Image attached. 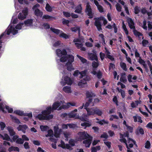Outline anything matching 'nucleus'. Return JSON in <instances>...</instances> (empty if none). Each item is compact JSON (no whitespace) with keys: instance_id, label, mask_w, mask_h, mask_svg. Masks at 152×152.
Masks as SVG:
<instances>
[{"instance_id":"f8f14e48","label":"nucleus","mask_w":152,"mask_h":152,"mask_svg":"<svg viewBox=\"0 0 152 152\" xmlns=\"http://www.w3.org/2000/svg\"><path fill=\"white\" fill-rule=\"evenodd\" d=\"M28 9L27 8H24L18 14V18L21 20L25 19L28 14Z\"/></svg>"},{"instance_id":"423d86ee","label":"nucleus","mask_w":152,"mask_h":152,"mask_svg":"<svg viewBox=\"0 0 152 152\" xmlns=\"http://www.w3.org/2000/svg\"><path fill=\"white\" fill-rule=\"evenodd\" d=\"M87 72V70H85L84 71L80 72V78L85 77L83 78V80H81L78 83V86L80 87H83V85L86 83V81H89L90 79V77L86 75Z\"/></svg>"},{"instance_id":"ddd939ff","label":"nucleus","mask_w":152,"mask_h":152,"mask_svg":"<svg viewBox=\"0 0 152 152\" xmlns=\"http://www.w3.org/2000/svg\"><path fill=\"white\" fill-rule=\"evenodd\" d=\"M39 7V4H37L34 5L32 9L34 11V14L35 15L38 17H41L43 15V13L42 11L38 9Z\"/></svg>"},{"instance_id":"5701e85b","label":"nucleus","mask_w":152,"mask_h":152,"mask_svg":"<svg viewBox=\"0 0 152 152\" xmlns=\"http://www.w3.org/2000/svg\"><path fill=\"white\" fill-rule=\"evenodd\" d=\"M62 90L65 93L68 94L71 93L72 91L71 89V87L68 86H66L64 87Z\"/></svg>"},{"instance_id":"0eeeda50","label":"nucleus","mask_w":152,"mask_h":152,"mask_svg":"<svg viewBox=\"0 0 152 152\" xmlns=\"http://www.w3.org/2000/svg\"><path fill=\"white\" fill-rule=\"evenodd\" d=\"M62 73L64 74V76L61 82V84L63 86L65 85L66 84L71 85L72 83V80L69 77L66 76H64L65 75L67 74V71H63Z\"/></svg>"},{"instance_id":"4be33fe9","label":"nucleus","mask_w":152,"mask_h":152,"mask_svg":"<svg viewBox=\"0 0 152 152\" xmlns=\"http://www.w3.org/2000/svg\"><path fill=\"white\" fill-rule=\"evenodd\" d=\"M0 138L4 140H6L8 141L12 142V140L11 139L9 136L7 134H4V135L0 134Z\"/></svg>"},{"instance_id":"cd10ccee","label":"nucleus","mask_w":152,"mask_h":152,"mask_svg":"<svg viewBox=\"0 0 152 152\" xmlns=\"http://www.w3.org/2000/svg\"><path fill=\"white\" fill-rule=\"evenodd\" d=\"M68 116L69 118H78L79 116L78 115H77V114L74 112V111H72L71 113H69L68 115Z\"/></svg>"},{"instance_id":"49530a36","label":"nucleus","mask_w":152,"mask_h":152,"mask_svg":"<svg viewBox=\"0 0 152 152\" xmlns=\"http://www.w3.org/2000/svg\"><path fill=\"white\" fill-rule=\"evenodd\" d=\"M99 64L98 60L96 61H94L92 63V66L94 68H97L99 66Z\"/></svg>"},{"instance_id":"4d7b16f0","label":"nucleus","mask_w":152,"mask_h":152,"mask_svg":"<svg viewBox=\"0 0 152 152\" xmlns=\"http://www.w3.org/2000/svg\"><path fill=\"white\" fill-rule=\"evenodd\" d=\"M50 140L52 142H54L55 143H53L52 144V147L54 148H56V145L55 144L57 142L55 140H54L53 139H52V138H50Z\"/></svg>"},{"instance_id":"ea45409f","label":"nucleus","mask_w":152,"mask_h":152,"mask_svg":"<svg viewBox=\"0 0 152 152\" xmlns=\"http://www.w3.org/2000/svg\"><path fill=\"white\" fill-rule=\"evenodd\" d=\"M77 57L80 59L81 61L83 63H87V60L82 57H81L78 55H77Z\"/></svg>"},{"instance_id":"e433bc0d","label":"nucleus","mask_w":152,"mask_h":152,"mask_svg":"<svg viewBox=\"0 0 152 152\" xmlns=\"http://www.w3.org/2000/svg\"><path fill=\"white\" fill-rule=\"evenodd\" d=\"M120 65L121 67L123 70L125 71H127V68L126 67V63L123 62H121L120 63Z\"/></svg>"},{"instance_id":"bb28decb","label":"nucleus","mask_w":152,"mask_h":152,"mask_svg":"<svg viewBox=\"0 0 152 152\" xmlns=\"http://www.w3.org/2000/svg\"><path fill=\"white\" fill-rule=\"evenodd\" d=\"M141 101H136L134 102H132L131 104V107L133 108H135L139 104H140Z\"/></svg>"},{"instance_id":"c85d7f7f","label":"nucleus","mask_w":152,"mask_h":152,"mask_svg":"<svg viewBox=\"0 0 152 152\" xmlns=\"http://www.w3.org/2000/svg\"><path fill=\"white\" fill-rule=\"evenodd\" d=\"M105 49L106 50L105 53L107 57L110 59L111 60H113L114 59V58L113 56L110 55V53L109 51L106 48H105Z\"/></svg>"},{"instance_id":"bf43d9fd","label":"nucleus","mask_w":152,"mask_h":152,"mask_svg":"<svg viewBox=\"0 0 152 152\" xmlns=\"http://www.w3.org/2000/svg\"><path fill=\"white\" fill-rule=\"evenodd\" d=\"M16 143L18 144H22L24 142L23 140L21 138H18L16 141Z\"/></svg>"},{"instance_id":"3c124183","label":"nucleus","mask_w":152,"mask_h":152,"mask_svg":"<svg viewBox=\"0 0 152 152\" xmlns=\"http://www.w3.org/2000/svg\"><path fill=\"white\" fill-rule=\"evenodd\" d=\"M76 141L73 139H71L69 140V144L72 147V146H73L75 145V144L76 142Z\"/></svg>"},{"instance_id":"dca6fc26","label":"nucleus","mask_w":152,"mask_h":152,"mask_svg":"<svg viewBox=\"0 0 152 152\" xmlns=\"http://www.w3.org/2000/svg\"><path fill=\"white\" fill-rule=\"evenodd\" d=\"M58 146L64 149H67L70 150L72 149V148L69 144H65L64 142L62 140L61 141V143L58 145Z\"/></svg>"},{"instance_id":"0e129e2a","label":"nucleus","mask_w":152,"mask_h":152,"mask_svg":"<svg viewBox=\"0 0 152 152\" xmlns=\"http://www.w3.org/2000/svg\"><path fill=\"white\" fill-rule=\"evenodd\" d=\"M151 144L148 141H147L145 143V148H146L149 149L150 148Z\"/></svg>"},{"instance_id":"680f3d73","label":"nucleus","mask_w":152,"mask_h":152,"mask_svg":"<svg viewBox=\"0 0 152 152\" xmlns=\"http://www.w3.org/2000/svg\"><path fill=\"white\" fill-rule=\"evenodd\" d=\"M110 117V121H113L114 119H118V116L115 115H111Z\"/></svg>"},{"instance_id":"f704fd0d","label":"nucleus","mask_w":152,"mask_h":152,"mask_svg":"<svg viewBox=\"0 0 152 152\" xmlns=\"http://www.w3.org/2000/svg\"><path fill=\"white\" fill-rule=\"evenodd\" d=\"M136 132L138 134H144V131L142 128L139 127L136 129Z\"/></svg>"},{"instance_id":"9d476101","label":"nucleus","mask_w":152,"mask_h":152,"mask_svg":"<svg viewBox=\"0 0 152 152\" xmlns=\"http://www.w3.org/2000/svg\"><path fill=\"white\" fill-rule=\"evenodd\" d=\"M50 29L54 33L57 35H58L60 37L66 39H67L69 38V36L68 35H67L60 30L52 27L50 28Z\"/></svg>"},{"instance_id":"37998d69","label":"nucleus","mask_w":152,"mask_h":152,"mask_svg":"<svg viewBox=\"0 0 152 152\" xmlns=\"http://www.w3.org/2000/svg\"><path fill=\"white\" fill-rule=\"evenodd\" d=\"M111 127L114 130H115L116 129L119 130L120 129V127L119 125H116L114 124H111Z\"/></svg>"},{"instance_id":"f3484780","label":"nucleus","mask_w":152,"mask_h":152,"mask_svg":"<svg viewBox=\"0 0 152 152\" xmlns=\"http://www.w3.org/2000/svg\"><path fill=\"white\" fill-rule=\"evenodd\" d=\"M94 53H89L88 54L90 60L93 61L95 60L97 61L98 60L97 57L96 55V51L93 52Z\"/></svg>"},{"instance_id":"a19ab883","label":"nucleus","mask_w":152,"mask_h":152,"mask_svg":"<svg viewBox=\"0 0 152 152\" xmlns=\"http://www.w3.org/2000/svg\"><path fill=\"white\" fill-rule=\"evenodd\" d=\"M82 10V7L80 5H78L76 8V10L75 11V12L80 13H81Z\"/></svg>"},{"instance_id":"2eb2a0df","label":"nucleus","mask_w":152,"mask_h":152,"mask_svg":"<svg viewBox=\"0 0 152 152\" xmlns=\"http://www.w3.org/2000/svg\"><path fill=\"white\" fill-rule=\"evenodd\" d=\"M53 130L54 132V136L56 138L59 137L61 132V129H59L58 126L56 125L54 127Z\"/></svg>"},{"instance_id":"338daca9","label":"nucleus","mask_w":152,"mask_h":152,"mask_svg":"<svg viewBox=\"0 0 152 152\" xmlns=\"http://www.w3.org/2000/svg\"><path fill=\"white\" fill-rule=\"evenodd\" d=\"M148 41L145 40H143L142 42V44L143 46L145 47L148 44Z\"/></svg>"},{"instance_id":"864d4df0","label":"nucleus","mask_w":152,"mask_h":152,"mask_svg":"<svg viewBox=\"0 0 152 152\" xmlns=\"http://www.w3.org/2000/svg\"><path fill=\"white\" fill-rule=\"evenodd\" d=\"M43 18L48 20H52L54 18L48 15H45L43 16Z\"/></svg>"},{"instance_id":"7ed1b4c3","label":"nucleus","mask_w":152,"mask_h":152,"mask_svg":"<svg viewBox=\"0 0 152 152\" xmlns=\"http://www.w3.org/2000/svg\"><path fill=\"white\" fill-rule=\"evenodd\" d=\"M12 21L13 23L10 24L7 29L5 32L2 33L0 36V48L1 47V39L5 35V36L6 34L8 35L10 34L15 35L18 33V30L26 28L24 23L23 22L19 23L16 25L14 24L18 22L17 18L14 19L12 17Z\"/></svg>"},{"instance_id":"c03bdc74","label":"nucleus","mask_w":152,"mask_h":152,"mask_svg":"<svg viewBox=\"0 0 152 152\" xmlns=\"http://www.w3.org/2000/svg\"><path fill=\"white\" fill-rule=\"evenodd\" d=\"M48 134L46 135V137H53V131L52 129L48 130Z\"/></svg>"},{"instance_id":"13d9d810","label":"nucleus","mask_w":152,"mask_h":152,"mask_svg":"<svg viewBox=\"0 0 152 152\" xmlns=\"http://www.w3.org/2000/svg\"><path fill=\"white\" fill-rule=\"evenodd\" d=\"M122 28L124 30L125 34L126 35H128V31L127 30V29L126 28V26L125 24H124V22H123V25H122Z\"/></svg>"},{"instance_id":"c9c22d12","label":"nucleus","mask_w":152,"mask_h":152,"mask_svg":"<svg viewBox=\"0 0 152 152\" xmlns=\"http://www.w3.org/2000/svg\"><path fill=\"white\" fill-rule=\"evenodd\" d=\"M86 95L87 98L94 97L95 96V94L94 93H93L91 91H87L86 92Z\"/></svg>"},{"instance_id":"c756f323","label":"nucleus","mask_w":152,"mask_h":152,"mask_svg":"<svg viewBox=\"0 0 152 152\" xmlns=\"http://www.w3.org/2000/svg\"><path fill=\"white\" fill-rule=\"evenodd\" d=\"M7 129L10 136H13L15 134V132L12 127L9 126L7 127Z\"/></svg>"},{"instance_id":"8fccbe9b","label":"nucleus","mask_w":152,"mask_h":152,"mask_svg":"<svg viewBox=\"0 0 152 152\" xmlns=\"http://www.w3.org/2000/svg\"><path fill=\"white\" fill-rule=\"evenodd\" d=\"M5 109L7 110L9 113H12L13 112V110L12 108L10 107L6 104L5 108Z\"/></svg>"},{"instance_id":"f03ea898","label":"nucleus","mask_w":152,"mask_h":152,"mask_svg":"<svg viewBox=\"0 0 152 152\" xmlns=\"http://www.w3.org/2000/svg\"><path fill=\"white\" fill-rule=\"evenodd\" d=\"M56 53L57 56L60 58V60H57L58 63L59 61L65 62L68 61L66 64L67 70L71 71L74 70V68L72 64L74 60V56L72 55H67V52L65 49H63L62 50L59 49H57Z\"/></svg>"},{"instance_id":"09e8293b","label":"nucleus","mask_w":152,"mask_h":152,"mask_svg":"<svg viewBox=\"0 0 152 152\" xmlns=\"http://www.w3.org/2000/svg\"><path fill=\"white\" fill-rule=\"evenodd\" d=\"M81 125L82 126L84 127V128L85 129L86 127L90 126L91 125V124L88 123L84 122L81 123Z\"/></svg>"},{"instance_id":"79ce46f5","label":"nucleus","mask_w":152,"mask_h":152,"mask_svg":"<svg viewBox=\"0 0 152 152\" xmlns=\"http://www.w3.org/2000/svg\"><path fill=\"white\" fill-rule=\"evenodd\" d=\"M11 118L12 119V120L15 122L16 123L18 124H19L20 123V122L19 120L17 118L13 116L12 115H10Z\"/></svg>"},{"instance_id":"1a4fd4ad","label":"nucleus","mask_w":152,"mask_h":152,"mask_svg":"<svg viewBox=\"0 0 152 152\" xmlns=\"http://www.w3.org/2000/svg\"><path fill=\"white\" fill-rule=\"evenodd\" d=\"M73 42L77 48L80 49L82 51H85L86 50V48L83 47V43L84 42V41L82 38L75 39L74 40Z\"/></svg>"},{"instance_id":"f257e3e1","label":"nucleus","mask_w":152,"mask_h":152,"mask_svg":"<svg viewBox=\"0 0 152 152\" xmlns=\"http://www.w3.org/2000/svg\"><path fill=\"white\" fill-rule=\"evenodd\" d=\"M63 98V96L61 94H59V97L56 98V100H58L59 101L54 102L52 105V107L51 108L50 106H49L46 108V110L42 111V114H39L36 118L40 120H49L52 118L53 117L52 115H50L53 110L57 109L60 110L62 108L60 107L63 105H65V102L64 100L62 101L61 99Z\"/></svg>"},{"instance_id":"20e7f679","label":"nucleus","mask_w":152,"mask_h":152,"mask_svg":"<svg viewBox=\"0 0 152 152\" xmlns=\"http://www.w3.org/2000/svg\"><path fill=\"white\" fill-rule=\"evenodd\" d=\"M88 101L86 102L84 106V108L85 109L87 112L88 115H83L80 118V120L83 121H86L88 120V115H94L95 114L99 116H101L102 114V111L97 108L88 109L87 107L93 106L94 104V102H92V99L90 98L88 99Z\"/></svg>"},{"instance_id":"39448f33","label":"nucleus","mask_w":152,"mask_h":152,"mask_svg":"<svg viewBox=\"0 0 152 152\" xmlns=\"http://www.w3.org/2000/svg\"><path fill=\"white\" fill-rule=\"evenodd\" d=\"M129 134L128 132H126L124 135H123L121 134H120V141L121 142L124 143L126 146L127 148V152H132V151L129 148H132L133 146V144H135V142L133 140L130 138H128V142L127 143L126 140L125 139L124 137H128Z\"/></svg>"},{"instance_id":"5fc2aeb1","label":"nucleus","mask_w":152,"mask_h":152,"mask_svg":"<svg viewBox=\"0 0 152 152\" xmlns=\"http://www.w3.org/2000/svg\"><path fill=\"white\" fill-rule=\"evenodd\" d=\"M14 113L18 115H24L23 112L19 110H17L14 111Z\"/></svg>"},{"instance_id":"e2e57ef3","label":"nucleus","mask_w":152,"mask_h":152,"mask_svg":"<svg viewBox=\"0 0 152 152\" xmlns=\"http://www.w3.org/2000/svg\"><path fill=\"white\" fill-rule=\"evenodd\" d=\"M0 126L1 130H3L6 126L4 122H0Z\"/></svg>"},{"instance_id":"9b49d317","label":"nucleus","mask_w":152,"mask_h":152,"mask_svg":"<svg viewBox=\"0 0 152 152\" xmlns=\"http://www.w3.org/2000/svg\"><path fill=\"white\" fill-rule=\"evenodd\" d=\"M25 27L29 26L31 28H36L38 26L37 24L33 19H28L24 22Z\"/></svg>"},{"instance_id":"aec40b11","label":"nucleus","mask_w":152,"mask_h":152,"mask_svg":"<svg viewBox=\"0 0 152 152\" xmlns=\"http://www.w3.org/2000/svg\"><path fill=\"white\" fill-rule=\"evenodd\" d=\"M127 20L129 27L131 29H135L134 23L132 19L130 18H128Z\"/></svg>"},{"instance_id":"6e6d98bb","label":"nucleus","mask_w":152,"mask_h":152,"mask_svg":"<svg viewBox=\"0 0 152 152\" xmlns=\"http://www.w3.org/2000/svg\"><path fill=\"white\" fill-rule=\"evenodd\" d=\"M141 26L145 29L147 30V27L146 26V22L145 20L143 21L142 23H141Z\"/></svg>"},{"instance_id":"473e14b6","label":"nucleus","mask_w":152,"mask_h":152,"mask_svg":"<svg viewBox=\"0 0 152 152\" xmlns=\"http://www.w3.org/2000/svg\"><path fill=\"white\" fill-rule=\"evenodd\" d=\"M91 73L94 75H96L97 77L99 78H100L101 77L102 74H101L100 72V71H99L97 72L96 71H92L91 72Z\"/></svg>"},{"instance_id":"4468645a","label":"nucleus","mask_w":152,"mask_h":152,"mask_svg":"<svg viewBox=\"0 0 152 152\" xmlns=\"http://www.w3.org/2000/svg\"><path fill=\"white\" fill-rule=\"evenodd\" d=\"M85 12L87 14L89 17L90 18H92L93 17V14L92 12V10L88 2H87L86 4Z\"/></svg>"},{"instance_id":"052dcab7","label":"nucleus","mask_w":152,"mask_h":152,"mask_svg":"<svg viewBox=\"0 0 152 152\" xmlns=\"http://www.w3.org/2000/svg\"><path fill=\"white\" fill-rule=\"evenodd\" d=\"M40 28H42L47 29L50 28V26L48 23H44L42 26H41Z\"/></svg>"},{"instance_id":"6e6552de","label":"nucleus","mask_w":152,"mask_h":152,"mask_svg":"<svg viewBox=\"0 0 152 152\" xmlns=\"http://www.w3.org/2000/svg\"><path fill=\"white\" fill-rule=\"evenodd\" d=\"M87 138L93 139L92 136L88 134L85 132H79L76 137V140L78 141H81Z\"/></svg>"},{"instance_id":"412c9836","label":"nucleus","mask_w":152,"mask_h":152,"mask_svg":"<svg viewBox=\"0 0 152 152\" xmlns=\"http://www.w3.org/2000/svg\"><path fill=\"white\" fill-rule=\"evenodd\" d=\"M100 18L98 19H96L95 21V25L96 27L99 31L101 30V24L100 20Z\"/></svg>"},{"instance_id":"de8ad7c7","label":"nucleus","mask_w":152,"mask_h":152,"mask_svg":"<svg viewBox=\"0 0 152 152\" xmlns=\"http://www.w3.org/2000/svg\"><path fill=\"white\" fill-rule=\"evenodd\" d=\"M45 9L47 11L49 12H51L52 10V8L48 3L46 4Z\"/></svg>"},{"instance_id":"4c0bfd02","label":"nucleus","mask_w":152,"mask_h":152,"mask_svg":"<svg viewBox=\"0 0 152 152\" xmlns=\"http://www.w3.org/2000/svg\"><path fill=\"white\" fill-rule=\"evenodd\" d=\"M96 123L101 125L104 124H109V122L105 120L104 119L98 121Z\"/></svg>"},{"instance_id":"a878e982","label":"nucleus","mask_w":152,"mask_h":152,"mask_svg":"<svg viewBox=\"0 0 152 152\" xmlns=\"http://www.w3.org/2000/svg\"><path fill=\"white\" fill-rule=\"evenodd\" d=\"M5 102H0V111H1L3 113H5L6 111L4 110L6 105Z\"/></svg>"},{"instance_id":"72a5a7b5","label":"nucleus","mask_w":152,"mask_h":152,"mask_svg":"<svg viewBox=\"0 0 152 152\" xmlns=\"http://www.w3.org/2000/svg\"><path fill=\"white\" fill-rule=\"evenodd\" d=\"M133 30L134 34L135 36L139 37L140 39V38L141 37H142V39H143L144 37L142 36V35L141 33L138 32L134 29Z\"/></svg>"},{"instance_id":"69168bd1","label":"nucleus","mask_w":152,"mask_h":152,"mask_svg":"<svg viewBox=\"0 0 152 152\" xmlns=\"http://www.w3.org/2000/svg\"><path fill=\"white\" fill-rule=\"evenodd\" d=\"M116 8L118 11L120 12L121 11V7L119 4H116Z\"/></svg>"},{"instance_id":"a18cd8bd","label":"nucleus","mask_w":152,"mask_h":152,"mask_svg":"<svg viewBox=\"0 0 152 152\" xmlns=\"http://www.w3.org/2000/svg\"><path fill=\"white\" fill-rule=\"evenodd\" d=\"M138 62L141 64L143 65L145 68L146 67V65L145 62L142 60L140 57L138 60Z\"/></svg>"},{"instance_id":"2f4dec72","label":"nucleus","mask_w":152,"mask_h":152,"mask_svg":"<svg viewBox=\"0 0 152 152\" xmlns=\"http://www.w3.org/2000/svg\"><path fill=\"white\" fill-rule=\"evenodd\" d=\"M134 121L135 122L138 121L140 123H142V120L141 119V117L138 116H133Z\"/></svg>"},{"instance_id":"774afa93","label":"nucleus","mask_w":152,"mask_h":152,"mask_svg":"<svg viewBox=\"0 0 152 152\" xmlns=\"http://www.w3.org/2000/svg\"><path fill=\"white\" fill-rule=\"evenodd\" d=\"M140 10L139 7H136L134 8V12L136 14H137L139 13Z\"/></svg>"},{"instance_id":"a211bd4d","label":"nucleus","mask_w":152,"mask_h":152,"mask_svg":"<svg viewBox=\"0 0 152 152\" xmlns=\"http://www.w3.org/2000/svg\"><path fill=\"white\" fill-rule=\"evenodd\" d=\"M76 104L75 103V102H68L66 104H64L65 105H63L61 106L60 108H64V109H67L69 108L71 106H75Z\"/></svg>"},{"instance_id":"7c9ffc66","label":"nucleus","mask_w":152,"mask_h":152,"mask_svg":"<svg viewBox=\"0 0 152 152\" xmlns=\"http://www.w3.org/2000/svg\"><path fill=\"white\" fill-rule=\"evenodd\" d=\"M8 150L10 152H11L12 151L19 152V151L20 149L18 147L11 146L9 148Z\"/></svg>"},{"instance_id":"58836bf2","label":"nucleus","mask_w":152,"mask_h":152,"mask_svg":"<svg viewBox=\"0 0 152 152\" xmlns=\"http://www.w3.org/2000/svg\"><path fill=\"white\" fill-rule=\"evenodd\" d=\"M80 27L78 26L72 27L71 28V30L72 32H75L78 31L79 32H80Z\"/></svg>"},{"instance_id":"6ab92c4d","label":"nucleus","mask_w":152,"mask_h":152,"mask_svg":"<svg viewBox=\"0 0 152 152\" xmlns=\"http://www.w3.org/2000/svg\"><path fill=\"white\" fill-rule=\"evenodd\" d=\"M28 128V127L26 125H20L17 128V129L18 131H21L24 133H25L26 129Z\"/></svg>"},{"instance_id":"393cba45","label":"nucleus","mask_w":152,"mask_h":152,"mask_svg":"<svg viewBox=\"0 0 152 152\" xmlns=\"http://www.w3.org/2000/svg\"><path fill=\"white\" fill-rule=\"evenodd\" d=\"M123 124L124 128H126L127 130L130 132H132L133 128L128 126V125L127 124L126 121H124L123 122Z\"/></svg>"},{"instance_id":"603ef678","label":"nucleus","mask_w":152,"mask_h":152,"mask_svg":"<svg viewBox=\"0 0 152 152\" xmlns=\"http://www.w3.org/2000/svg\"><path fill=\"white\" fill-rule=\"evenodd\" d=\"M40 128L42 131H45L49 128L48 126L41 125L40 126Z\"/></svg>"},{"instance_id":"b1692460","label":"nucleus","mask_w":152,"mask_h":152,"mask_svg":"<svg viewBox=\"0 0 152 152\" xmlns=\"http://www.w3.org/2000/svg\"><path fill=\"white\" fill-rule=\"evenodd\" d=\"M88 139L83 141V143L85 144V146L86 147H89L91 143L92 139L88 138Z\"/></svg>"}]
</instances>
